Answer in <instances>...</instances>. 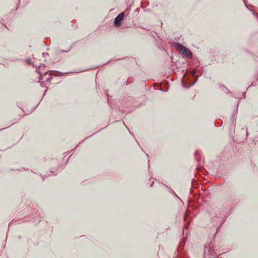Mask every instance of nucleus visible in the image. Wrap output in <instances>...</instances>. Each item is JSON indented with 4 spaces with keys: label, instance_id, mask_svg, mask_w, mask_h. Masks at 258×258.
<instances>
[{
    "label": "nucleus",
    "instance_id": "nucleus-1",
    "mask_svg": "<svg viewBox=\"0 0 258 258\" xmlns=\"http://www.w3.org/2000/svg\"><path fill=\"white\" fill-rule=\"evenodd\" d=\"M174 46L175 47H178L180 48L179 53L181 54H182L188 58H191L192 57V54L191 51L183 45L178 43H175L174 44Z\"/></svg>",
    "mask_w": 258,
    "mask_h": 258
},
{
    "label": "nucleus",
    "instance_id": "nucleus-2",
    "mask_svg": "<svg viewBox=\"0 0 258 258\" xmlns=\"http://www.w3.org/2000/svg\"><path fill=\"white\" fill-rule=\"evenodd\" d=\"M124 18V12H122L120 13L114 19L113 22V25L115 27L120 26L122 21L123 20Z\"/></svg>",
    "mask_w": 258,
    "mask_h": 258
},
{
    "label": "nucleus",
    "instance_id": "nucleus-3",
    "mask_svg": "<svg viewBox=\"0 0 258 258\" xmlns=\"http://www.w3.org/2000/svg\"><path fill=\"white\" fill-rule=\"evenodd\" d=\"M238 106V102L236 101V102H235V109L234 110V111L232 113V116H231V121H232V122L233 123H234V124H235V123H236V115L237 113Z\"/></svg>",
    "mask_w": 258,
    "mask_h": 258
},
{
    "label": "nucleus",
    "instance_id": "nucleus-4",
    "mask_svg": "<svg viewBox=\"0 0 258 258\" xmlns=\"http://www.w3.org/2000/svg\"><path fill=\"white\" fill-rule=\"evenodd\" d=\"M41 78L40 80H44L45 81L49 82H50L51 79H52L50 72L48 73V72H45L43 76H41Z\"/></svg>",
    "mask_w": 258,
    "mask_h": 258
},
{
    "label": "nucleus",
    "instance_id": "nucleus-5",
    "mask_svg": "<svg viewBox=\"0 0 258 258\" xmlns=\"http://www.w3.org/2000/svg\"><path fill=\"white\" fill-rule=\"evenodd\" d=\"M197 80H198V79L197 78V79L196 80V81L194 83H192V84H191L190 85H189L188 86H186V84H185V83L183 81L182 82V86H183V88H189V87H190L191 86H192V85H194L196 83V82L197 81Z\"/></svg>",
    "mask_w": 258,
    "mask_h": 258
},
{
    "label": "nucleus",
    "instance_id": "nucleus-6",
    "mask_svg": "<svg viewBox=\"0 0 258 258\" xmlns=\"http://www.w3.org/2000/svg\"><path fill=\"white\" fill-rule=\"evenodd\" d=\"M225 211V208H224L221 210V211H218V212H220V214H218V213H217V215H221V213H222L223 214H224ZM225 214H223V215L222 216V217L224 218V217H225Z\"/></svg>",
    "mask_w": 258,
    "mask_h": 258
},
{
    "label": "nucleus",
    "instance_id": "nucleus-7",
    "mask_svg": "<svg viewBox=\"0 0 258 258\" xmlns=\"http://www.w3.org/2000/svg\"><path fill=\"white\" fill-rule=\"evenodd\" d=\"M188 225H189V223L188 222V223H187L186 224H185L184 225V228H185V229H187V228H188Z\"/></svg>",
    "mask_w": 258,
    "mask_h": 258
},
{
    "label": "nucleus",
    "instance_id": "nucleus-8",
    "mask_svg": "<svg viewBox=\"0 0 258 258\" xmlns=\"http://www.w3.org/2000/svg\"><path fill=\"white\" fill-rule=\"evenodd\" d=\"M250 11H251L253 15H255L257 17H258V14H255L253 10H250Z\"/></svg>",
    "mask_w": 258,
    "mask_h": 258
},
{
    "label": "nucleus",
    "instance_id": "nucleus-9",
    "mask_svg": "<svg viewBox=\"0 0 258 258\" xmlns=\"http://www.w3.org/2000/svg\"><path fill=\"white\" fill-rule=\"evenodd\" d=\"M191 74H192V75L193 76H195V75H196V71H193L192 72Z\"/></svg>",
    "mask_w": 258,
    "mask_h": 258
},
{
    "label": "nucleus",
    "instance_id": "nucleus-10",
    "mask_svg": "<svg viewBox=\"0 0 258 258\" xmlns=\"http://www.w3.org/2000/svg\"><path fill=\"white\" fill-rule=\"evenodd\" d=\"M30 61H31V60H30V59H27V60H26V62H27L28 64H29L31 63H30Z\"/></svg>",
    "mask_w": 258,
    "mask_h": 258
},
{
    "label": "nucleus",
    "instance_id": "nucleus-11",
    "mask_svg": "<svg viewBox=\"0 0 258 258\" xmlns=\"http://www.w3.org/2000/svg\"><path fill=\"white\" fill-rule=\"evenodd\" d=\"M42 55H43V57H45V55H48V53H44L43 52V53H42Z\"/></svg>",
    "mask_w": 258,
    "mask_h": 258
},
{
    "label": "nucleus",
    "instance_id": "nucleus-12",
    "mask_svg": "<svg viewBox=\"0 0 258 258\" xmlns=\"http://www.w3.org/2000/svg\"><path fill=\"white\" fill-rule=\"evenodd\" d=\"M140 11L139 9V8H137L136 10V12H139Z\"/></svg>",
    "mask_w": 258,
    "mask_h": 258
},
{
    "label": "nucleus",
    "instance_id": "nucleus-13",
    "mask_svg": "<svg viewBox=\"0 0 258 258\" xmlns=\"http://www.w3.org/2000/svg\"><path fill=\"white\" fill-rule=\"evenodd\" d=\"M220 87H221L222 88H224L225 87L224 85L220 86Z\"/></svg>",
    "mask_w": 258,
    "mask_h": 258
},
{
    "label": "nucleus",
    "instance_id": "nucleus-14",
    "mask_svg": "<svg viewBox=\"0 0 258 258\" xmlns=\"http://www.w3.org/2000/svg\"><path fill=\"white\" fill-rule=\"evenodd\" d=\"M144 11H145V12H149V11H150V10H149V9H148V10H145Z\"/></svg>",
    "mask_w": 258,
    "mask_h": 258
},
{
    "label": "nucleus",
    "instance_id": "nucleus-15",
    "mask_svg": "<svg viewBox=\"0 0 258 258\" xmlns=\"http://www.w3.org/2000/svg\"><path fill=\"white\" fill-rule=\"evenodd\" d=\"M243 2L244 3L245 5L246 6V7H247V6H246V4H245V1H244V0H243Z\"/></svg>",
    "mask_w": 258,
    "mask_h": 258
},
{
    "label": "nucleus",
    "instance_id": "nucleus-16",
    "mask_svg": "<svg viewBox=\"0 0 258 258\" xmlns=\"http://www.w3.org/2000/svg\"><path fill=\"white\" fill-rule=\"evenodd\" d=\"M248 135V133L247 131H246V136H247Z\"/></svg>",
    "mask_w": 258,
    "mask_h": 258
},
{
    "label": "nucleus",
    "instance_id": "nucleus-17",
    "mask_svg": "<svg viewBox=\"0 0 258 258\" xmlns=\"http://www.w3.org/2000/svg\"><path fill=\"white\" fill-rule=\"evenodd\" d=\"M46 91H47V90H46L45 91V92H44V95L45 94V93L46 92Z\"/></svg>",
    "mask_w": 258,
    "mask_h": 258
},
{
    "label": "nucleus",
    "instance_id": "nucleus-18",
    "mask_svg": "<svg viewBox=\"0 0 258 258\" xmlns=\"http://www.w3.org/2000/svg\"><path fill=\"white\" fill-rule=\"evenodd\" d=\"M153 184H154V182H153L152 184L151 185V187H152L153 186Z\"/></svg>",
    "mask_w": 258,
    "mask_h": 258
},
{
    "label": "nucleus",
    "instance_id": "nucleus-19",
    "mask_svg": "<svg viewBox=\"0 0 258 258\" xmlns=\"http://www.w3.org/2000/svg\"><path fill=\"white\" fill-rule=\"evenodd\" d=\"M175 197H176L177 198H179L176 194H175Z\"/></svg>",
    "mask_w": 258,
    "mask_h": 258
},
{
    "label": "nucleus",
    "instance_id": "nucleus-20",
    "mask_svg": "<svg viewBox=\"0 0 258 258\" xmlns=\"http://www.w3.org/2000/svg\"><path fill=\"white\" fill-rule=\"evenodd\" d=\"M220 205H218V208H220Z\"/></svg>",
    "mask_w": 258,
    "mask_h": 258
},
{
    "label": "nucleus",
    "instance_id": "nucleus-21",
    "mask_svg": "<svg viewBox=\"0 0 258 258\" xmlns=\"http://www.w3.org/2000/svg\"><path fill=\"white\" fill-rule=\"evenodd\" d=\"M38 74H40V75H41V74H42V73H40L39 72H38Z\"/></svg>",
    "mask_w": 258,
    "mask_h": 258
}]
</instances>
